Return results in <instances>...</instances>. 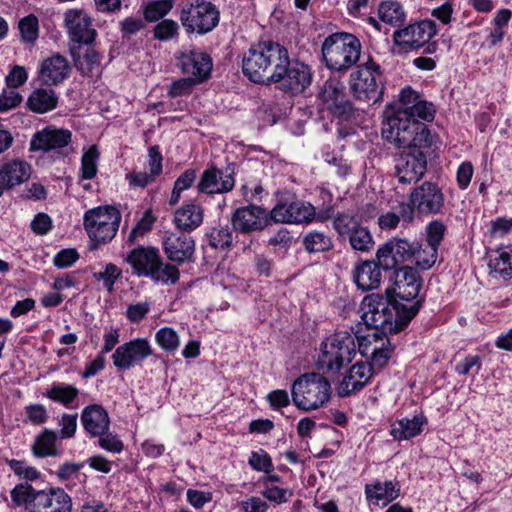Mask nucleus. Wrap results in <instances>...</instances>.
I'll use <instances>...</instances> for the list:
<instances>
[{"instance_id": "a18cd8bd", "label": "nucleus", "mask_w": 512, "mask_h": 512, "mask_svg": "<svg viewBox=\"0 0 512 512\" xmlns=\"http://www.w3.org/2000/svg\"><path fill=\"white\" fill-rule=\"evenodd\" d=\"M157 344L168 352L177 350L180 345V339L177 332L170 327H163L155 334Z\"/></svg>"}, {"instance_id": "0e129e2a", "label": "nucleus", "mask_w": 512, "mask_h": 512, "mask_svg": "<svg viewBox=\"0 0 512 512\" xmlns=\"http://www.w3.org/2000/svg\"><path fill=\"white\" fill-rule=\"evenodd\" d=\"M163 157L157 145L151 146L148 150V168L150 173L157 177L162 173Z\"/></svg>"}, {"instance_id": "b1692460", "label": "nucleus", "mask_w": 512, "mask_h": 512, "mask_svg": "<svg viewBox=\"0 0 512 512\" xmlns=\"http://www.w3.org/2000/svg\"><path fill=\"white\" fill-rule=\"evenodd\" d=\"M373 368L369 362H356L350 367L338 387L340 397H348L362 390L373 376Z\"/></svg>"}, {"instance_id": "c756f323", "label": "nucleus", "mask_w": 512, "mask_h": 512, "mask_svg": "<svg viewBox=\"0 0 512 512\" xmlns=\"http://www.w3.org/2000/svg\"><path fill=\"white\" fill-rule=\"evenodd\" d=\"M69 64L65 57L54 55L45 59L40 67V80L46 85H56L68 76Z\"/></svg>"}, {"instance_id": "f257e3e1", "label": "nucleus", "mask_w": 512, "mask_h": 512, "mask_svg": "<svg viewBox=\"0 0 512 512\" xmlns=\"http://www.w3.org/2000/svg\"><path fill=\"white\" fill-rule=\"evenodd\" d=\"M421 306V301L404 304L393 299L390 289H386L385 295L379 293L366 295L361 302V319L368 328L373 329L368 337L400 332L417 315Z\"/></svg>"}, {"instance_id": "ddd939ff", "label": "nucleus", "mask_w": 512, "mask_h": 512, "mask_svg": "<svg viewBox=\"0 0 512 512\" xmlns=\"http://www.w3.org/2000/svg\"><path fill=\"white\" fill-rule=\"evenodd\" d=\"M72 132L64 128L48 126L36 132L30 142V150L53 152L58 156H67L72 150Z\"/></svg>"}, {"instance_id": "774afa93", "label": "nucleus", "mask_w": 512, "mask_h": 512, "mask_svg": "<svg viewBox=\"0 0 512 512\" xmlns=\"http://www.w3.org/2000/svg\"><path fill=\"white\" fill-rule=\"evenodd\" d=\"M30 227L35 234L45 235L52 228V220L47 214L39 213L31 221Z\"/></svg>"}, {"instance_id": "de8ad7c7", "label": "nucleus", "mask_w": 512, "mask_h": 512, "mask_svg": "<svg viewBox=\"0 0 512 512\" xmlns=\"http://www.w3.org/2000/svg\"><path fill=\"white\" fill-rule=\"evenodd\" d=\"M349 244L353 250L369 252L373 249L375 242L369 229L363 226L356 231V234L351 238Z\"/></svg>"}, {"instance_id": "393cba45", "label": "nucleus", "mask_w": 512, "mask_h": 512, "mask_svg": "<svg viewBox=\"0 0 512 512\" xmlns=\"http://www.w3.org/2000/svg\"><path fill=\"white\" fill-rule=\"evenodd\" d=\"M65 25L73 42L91 44L96 36L89 16L80 10H68L65 13Z\"/></svg>"}, {"instance_id": "412c9836", "label": "nucleus", "mask_w": 512, "mask_h": 512, "mask_svg": "<svg viewBox=\"0 0 512 512\" xmlns=\"http://www.w3.org/2000/svg\"><path fill=\"white\" fill-rule=\"evenodd\" d=\"M163 249L170 261L183 264L193 261L195 241L192 236L185 233H170L163 240Z\"/></svg>"}, {"instance_id": "9b49d317", "label": "nucleus", "mask_w": 512, "mask_h": 512, "mask_svg": "<svg viewBox=\"0 0 512 512\" xmlns=\"http://www.w3.org/2000/svg\"><path fill=\"white\" fill-rule=\"evenodd\" d=\"M399 148H405L395 157V176L402 184H412L418 182L426 172L427 157L422 149L431 148L429 146H419L415 144L395 145Z\"/></svg>"}, {"instance_id": "052dcab7", "label": "nucleus", "mask_w": 512, "mask_h": 512, "mask_svg": "<svg viewBox=\"0 0 512 512\" xmlns=\"http://www.w3.org/2000/svg\"><path fill=\"white\" fill-rule=\"evenodd\" d=\"M9 466L16 475L29 481L36 480L40 476V473L34 467L28 466L20 460L13 459L9 461Z\"/></svg>"}, {"instance_id": "e433bc0d", "label": "nucleus", "mask_w": 512, "mask_h": 512, "mask_svg": "<svg viewBox=\"0 0 512 512\" xmlns=\"http://www.w3.org/2000/svg\"><path fill=\"white\" fill-rule=\"evenodd\" d=\"M378 15L381 21L393 27L403 25L406 13L403 6L397 1H384L379 5Z\"/></svg>"}, {"instance_id": "79ce46f5", "label": "nucleus", "mask_w": 512, "mask_h": 512, "mask_svg": "<svg viewBox=\"0 0 512 512\" xmlns=\"http://www.w3.org/2000/svg\"><path fill=\"white\" fill-rule=\"evenodd\" d=\"M99 159V151L95 145L86 150L81 157V178L84 180L93 179L98 171L97 161Z\"/></svg>"}, {"instance_id": "58836bf2", "label": "nucleus", "mask_w": 512, "mask_h": 512, "mask_svg": "<svg viewBox=\"0 0 512 512\" xmlns=\"http://www.w3.org/2000/svg\"><path fill=\"white\" fill-rule=\"evenodd\" d=\"M376 260L385 271L398 269L401 261L397 257L393 238L379 246L376 251Z\"/></svg>"}, {"instance_id": "473e14b6", "label": "nucleus", "mask_w": 512, "mask_h": 512, "mask_svg": "<svg viewBox=\"0 0 512 512\" xmlns=\"http://www.w3.org/2000/svg\"><path fill=\"white\" fill-rule=\"evenodd\" d=\"M400 492L397 483L392 481L380 482L365 486V494L369 501L376 505L386 506L395 500Z\"/></svg>"}, {"instance_id": "5701e85b", "label": "nucleus", "mask_w": 512, "mask_h": 512, "mask_svg": "<svg viewBox=\"0 0 512 512\" xmlns=\"http://www.w3.org/2000/svg\"><path fill=\"white\" fill-rule=\"evenodd\" d=\"M233 227L241 233L264 229L268 224L266 209L257 205L238 208L232 217Z\"/></svg>"}, {"instance_id": "7c9ffc66", "label": "nucleus", "mask_w": 512, "mask_h": 512, "mask_svg": "<svg viewBox=\"0 0 512 512\" xmlns=\"http://www.w3.org/2000/svg\"><path fill=\"white\" fill-rule=\"evenodd\" d=\"M204 210L200 205L185 203L174 213V224L182 232L189 233L203 222Z\"/></svg>"}, {"instance_id": "39448f33", "label": "nucleus", "mask_w": 512, "mask_h": 512, "mask_svg": "<svg viewBox=\"0 0 512 512\" xmlns=\"http://www.w3.org/2000/svg\"><path fill=\"white\" fill-rule=\"evenodd\" d=\"M361 49V42L355 35L336 32L323 41L322 59L329 70L344 73L358 62Z\"/></svg>"}, {"instance_id": "1a4fd4ad", "label": "nucleus", "mask_w": 512, "mask_h": 512, "mask_svg": "<svg viewBox=\"0 0 512 512\" xmlns=\"http://www.w3.org/2000/svg\"><path fill=\"white\" fill-rule=\"evenodd\" d=\"M179 18L186 33L204 35L218 25L220 13L212 2L195 0L182 6Z\"/></svg>"}, {"instance_id": "8fccbe9b", "label": "nucleus", "mask_w": 512, "mask_h": 512, "mask_svg": "<svg viewBox=\"0 0 512 512\" xmlns=\"http://www.w3.org/2000/svg\"><path fill=\"white\" fill-rule=\"evenodd\" d=\"M425 232L427 240L426 245L438 250L446 232L445 224L441 220H433L426 226Z\"/></svg>"}, {"instance_id": "603ef678", "label": "nucleus", "mask_w": 512, "mask_h": 512, "mask_svg": "<svg viewBox=\"0 0 512 512\" xmlns=\"http://www.w3.org/2000/svg\"><path fill=\"white\" fill-rule=\"evenodd\" d=\"M179 33V25L171 19H163L154 27V38L160 41H169Z\"/></svg>"}, {"instance_id": "bb28decb", "label": "nucleus", "mask_w": 512, "mask_h": 512, "mask_svg": "<svg viewBox=\"0 0 512 512\" xmlns=\"http://www.w3.org/2000/svg\"><path fill=\"white\" fill-rule=\"evenodd\" d=\"M31 175V165L22 159H12L0 165V185L10 190L26 182Z\"/></svg>"}, {"instance_id": "6e6d98bb", "label": "nucleus", "mask_w": 512, "mask_h": 512, "mask_svg": "<svg viewBox=\"0 0 512 512\" xmlns=\"http://www.w3.org/2000/svg\"><path fill=\"white\" fill-rule=\"evenodd\" d=\"M209 244L213 248H228L232 243V231L228 226L213 228L210 232Z\"/></svg>"}, {"instance_id": "2eb2a0df", "label": "nucleus", "mask_w": 512, "mask_h": 512, "mask_svg": "<svg viewBox=\"0 0 512 512\" xmlns=\"http://www.w3.org/2000/svg\"><path fill=\"white\" fill-rule=\"evenodd\" d=\"M152 353V347L146 338H136L118 346L112 354V360L118 370H128L141 365Z\"/></svg>"}, {"instance_id": "423d86ee", "label": "nucleus", "mask_w": 512, "mask_h": 512, "mask_svg": "<svg viewBox=\"0 0 512 512\" xmlns=\"http://www.w3.org/2000/svg\"><path fill=\"white\" fill-rule=\"evenodd\" d=\"M355 355L354 336L347 331H339L321 342L316 365L324 372L337 373L349 364Z\"/></svg>"}, {"instance_id": "2f4dec72", "label": "nucleus", "mask_w": 512, "mask_h": 512, "mask_svg": "<svg viewBox=\"0 0 512 512\" xmlns=\"http://www.w3.org/2000/svg\"><path fill=\"white\" fill-rule=\"evenodd\" d=\"M427 424L423 414L415 415L412 419L402 418L391 424L390 435L396 441L409 440L418 436Z\"/></svg>"}, {"instance_id": "a19ab883", "label": "nucleus", "mask_w": 512, "mask_h": 512, "mask_svg": "<svg viewBox=\"0 0 512 512\" xmlns=\"http://www.w3.org/2000/svg\"><path fill=\"white\" fill-rule=\"evenodd\" d=\"M76 68L84 76L91 75L99 67L100 55L92 48H88L83 55L73 53Z\"/></svg>"}, {"instance_id": "0eeeda50", "label": "nucleus", "mask_w": 512, "mask_h": 512, "mask_svg": "<svg viewBox=\"0 0 512 512\" xmlns=\"http://www.w3.org/2000/svg\"><path fill=\"white\" fill-rule=\"evenodd\" d=\"M294 405L302 411L316 410L329 401L331 385L320 373L311 372L299 376L291 386Z\"/></svg>"}, {"instance_id": "6ab92c4d", "label": "nucleus", "mask_w": 512, "mask_h": 512, "mask_svg": "<svg viewBox=\"0 0 512 512\" xmlns=\"http://www.w3.org/2000/svg\"><path fill=\"white\" fill-rule=\"evenodd\" d=\"M395 287L393 293L396 299L404 304L415 303L418 296L421 280L415 269L410 266H401L395 270ZM423 302L422 300H420Z\"/></svg>"}, {"instance_id": "72a5a7b5", "label": "nucleus", "mask_w": 512, "mask_h": 512, "mask_svg": "<svg viewBox=\"0 0 512 512\" xmlns=\"http://www.w3.org/2000/svg\"><path fill=\"white\" fill-rule=\"evenodd\" d=\"M58 97L51 88L35 89L27 100V107L35 113H46L56 108Z\"/></svg>"}, {"instance_id": "4c0bfd02", "label": "nucleus", "mask_w": 512, "mask_h": 512, "mask_svg": "<svg viewBox=\"0 0 512 512\" xmlns=\"http://www.w3.org/2000/svg\"><path fill=\"white\" fill-rule=\"evenodd\" d=\"M56 440V433L52 430L45 429L36 437L32 445L33 454L39 458L58 455Z\"/></svg>"}, {"instance_id": "13d9d810", "label": "nucleus", "mask_w": 512, "mask_h": 512, "mask_svg": "<svg viewBox=\"0 0 512 512\" xmlns=\"http://www.w3.org/2000/svg\"><path fill=\"white\" fill-rule=\"evenodd\" d=\"M397 257L401 264L413 258L417 243L409 242L406 238H393Z\"/></svg>"}, {"instance_id": "ea45409f", "label": "nucleus", "mask_w": 512, "mask_h": 512, "mask_svg": "<svg viewBox=\"0 0 512 512\" xmlns=\"http://www.w3.org/2000/svg\"><path fill=\"white\" fill-rule=\"evenodd\" d=\"M303 245L309 253H318L329 251L333 246V242L325 233L311 231L304 236Z\"/></svg>"}, {"instance_id": "e2e57ef3", "label": "nucleus", "mask_w": 512, "mask_h": 512, "mask_svg": "<svg viewBox=\"0 0 512 512\" xmlns=\"http://www.w3.org/2000/svg\"><path fill=\"white\" fill-rule=\"evenodd\" d=\"M99 437V445L104 450L111 453H120L123 450V443L117 435L110 433L109 430Z\"/></svg>"}, {"instance_id": "338daca9", "label": "nucleus", "mask_w": 512, "mask_h": 512, "mask_svg": "<svg viewBox=\"0 0 512 512\" xmlns=\"http://www.w3.org/2000/svg\"><path fill=\"white\" fill-rule=\"evenodd\" d=\"M79 258V254L75 249H63L54 257V264L58 268H67L75 263Z\"/></svg>"}, {"instance_id": "aec40b11", "label": "nucleus", "mask_w": 512, "mask_h": 512, "mask_svg": "<svg viewBox=\"0 0 512 512\" xmlns=\"http://www.w3.org/2000/svg\"><path fill=\"white\" fill-rule=\"evenodd\" d=\"M235 186L234 172L227 168L225 171L214 166L203 171L197 184V189L205 194H223Z\"/></svg>"}, {"instance_id": "49530a36", "label": "nucleus", "mask_w": 512, "mask_h": 512, "mask_svg": "<svg viewBox=\"0 0 512 512\" xmlns=\"http://www.w3.org/2000/svg\"><path fill=\"white\" fill-rule=\"evenodd\" d=\"M39 490H35L30 484L28 483H21L16 485L13 490L11 491V498L12 501L17 505L21 506L23 504L26 505L27 512H30V504L32 499L34 498V495Z\"/></svg>"}, {"instance_id": "f704fd0d", "label": "nucleus", "mask_w": 512, "mask_h": 512, "mask_svg": "<svg viewBox=\"0 0 512 512\" xmlns=\"http://www.w3.org/2000/svg\"><path fill=\"white\" fill-rule=\"evenodd\" d=\"M491 273L503 280L512 278V246L499 248L490 255L488 264Z\"/></svg>"}, {"instance_id": "c9c22d12", "label": "nucleus", "mask_w": 512, "mask_h": 512, "mask_svg": "<svg viewBox=\"0 0 512 512\" xmlns=\"http://www.w3.org/2000/svg\"><path fill=\"white\" fill-rule=\"evenodd\" d=\"M43 395L53 402L70 408L79 396V389L66 383H54Z\"/></svg>"}, {"instance_id": "f3484780", "label": "nucleus", "mask_w": 512, "mask_h": 512, "mask_svg": "<svg viewBox=\"0 0 512 512\" xmlns=\"http://www.w3.org/2000/svg\"><path fill=\"white\" fill-rule=\"evenodd\" d=\"M270 219L276 223H310L316 215L314 206L302 200L279 203L270 211Z\"/></svg>"}, {"instance_id": "bf43d9fd", "label": "nucleus", "mask_w": 512, "mask_h": 512, "mask_svg": "<svg viewBox=\"0 0 512 512\" xmlns=\"http://www.w3.org/2000/svg\"><path fill=\"white\" fill-rule=\"evenodd\" d=\"M196 84H200V82L196 81L192 77L181 78L171 83L168 89V94L171 97L188 95Z\"/></svg>"}, {"instance_id": "cd10ccee", "label": "nucleus", "mask_w": 512, "mask_h": 512, "mask_svg": "<svg viewBox=\"0 0 512 512\" xmlns=\"http://www.w3.org/2000/svg\"><path fill=\"white\" fill-rule=\"evenodd\" d=\"M81 422L91 437L105 434L109 430L110 419L107 411L99 405H90L83 409Z\"/></svg>"}, {"instance_id": "864d4df0", "label": "nucleus", "mask_w": 512, "mask_h": 512, "mask_svg": "<svg viewBox=\"0 0 512 512\" xmlns=\"http://www.w3.org/2000/svg\"><path fill=\"white\" fill-rule=\"evenodd\" d=\"M122 271L115 264L109 263L105 266L104 271L93 273L94 279L102 281L103 286L109 291H113V286L118 278H120Z\"/></svg>"}, {"instance_id": "69168bd1", "label": "nucleus", "mask_w": 512, "mask_h": 512, "mask_svg": "<svg viewBox=\"0 0 512 512\" xmlns=\"http://www.w3.org/2000/svg\"><path fill=\"white\" fill-rule=\"evenodd\" d=\"M156 177H154L150 172H136L132 171L126 175V180L129 182V185L134 188H145L152 182H154Z\"/></svg>"}, {"instance_id": "f03ea898", "label": "nucleus", "mask_w": 512, "mask_h": 512, "mask_svg": "<svg viewBox=\"0 0 512 512\" xmlns=\"http://www.w3.org/2000/svg\"><path fill=\"white\" fill-rule=\"evenodd\" d=\"M420 97L411 87L401 90L398 109L392 114H388L383 123L382 136L387 142L394 145L415 144L419 146L436 143V135L431 133L426 124L419 120L409 119V111Z\"/></svg>"}, {"instance_id": "a878e982", "label": "nucleus", "mask_w": 512, "mask_h": 512, "mask_svg": "<svg viewBox=\"0 0 512 512\" xmlns=\"http://www.w3.org/2000/svg\"><path fill=\"white\" fill-rule=\"evenodd\" d=\"M382 267L377 260H363L353 268V280L363 292L379 287L382 280Z\"/></svg>"}, {"instance_id": "c03bdc74", "label": "nucleus", "mask_w": 512, "mask_h": 512, "mask_svg": "<svg viewBox=\"0 0 512 512\" xmlns=\"http://www.w3.org/2000/svg\"><path fill=\"white\" fill-rule=\"evenodd\" d=\"M332 227L338 235V238L344 237L350 228L356 227L359 220L356 215L350 212H337L332 216Z\"/></svg>"}, {"instance_id": "a211bd4d", "label": "nucleus", "mask_w": 512, "mask_h": 512, "mask_svg": "<svg viewBox=\"0 0 512 512\" xmlns=\"http://www.w3.org/2000/svg\"><path fill=\"white\" fill-rule=\"evenodd\" d=\"M30 512H72V499L63 488L39 490L31 501Z\"/></svg>"}, {"instance_id": "09e8293b", "label": "nucleus", "mask_w": 512, "mask_h": 512, "mask_svg": "<svg viewBox=\"0 0 512 512\" xmlns=\"http://www.w3.org/2000/svg\"><path fill=\"white\" fill-rule=\"evenodd\" d=\"M21 39L26 43H33L38 37V19L30 14L19 21Z\"/></svg>"}, {"instance_id": "6e6552de", "label": "nucleus", "mask_w": 512, "mask_h": 512, "mask_svg": "<svg viewBox=\"0 0 512 512\" xmlns=\"http://www.w3.org/2000/svg\"><path fill=\"white\" fill-rule=\"evenodd\" d=\"M381 78L380 66L372 59L358 65L349 77V86L353 96L368 104L382 101L384 86Z\"/></svg>"}, {"instance_id": "4be33fe9", "label": "nucleus", "mask_w": 512, "mask_h": 512, "mask_svg": "<svg viewBox=\"0 0 512 512\" xmlns=\"http://www.w3.org/2000/svg\"><path fill=\"white\" fill-rule=\"evenodd\" d=\"M179 66L183 73L202 83L210 77L212 59L209 54L200 50H191L179 56Z\"/></svg>"}, {"instance_id": "680f3d73", "label": "nucleus", "mask_w": 512, "mask_h": 512, "mask_svg": "<svg viewBox=\"0 0 512 512\" xmlns=\"http://www.w3.org/2000/svg\"><path fill=\"white\" fill-rule=\"evenodd\" d=\"M77 413L75 414H63L61 419L59 420L60 437L62 439L72 438L77 429Z\"/></svg>"}, {"instance_id": "f8f14e48", "label": "nucleus", "mask_w": 512, "mask_h": 512, "mask_svg": "<svg viewBox=\"0 0 512 512\" xmlns=\"http://www.w3.org/2000/svg\"><path fill=\"white\" fill-rule=\"evenodd\" d=\"M436 33V23L423 20L394 31L393 41L402 52L407 53L424 47Z\"/></svg>"}, {"instance_id": "9d476101", "label": "nucleus", "mask_w": 512, "mask_h": 512, "mask_svg": "<svg viewBox=\"0 0 512 512\" xmlns=\"http://www.w3.org/2000/svg\"><path fill=\"white\" fill-rule=\"evenodd\" d=\"M83 220L90 239L98 244H105L115 237L121 214L115 207L99 206L86 211Z\"/></svg>"}, {"instance_id": "5fc2aeb1", "label": "nucleus", "mask_w": 512, "mask_h": 512, "mask_svg": "<svg viewBox=\"0 0 512 512\" xmlns=\"http://www.w3.org/2000/svg\"><path fill=\"white\" fill-rule=\"evenodd\" d=\"M171 0H158L150 3L145 11V19L149 22L158 21L163 18L172 9Z\"/></svg>"}, {"instance_id": "4d7b16f0", "label": "nucleus", "mask_w": 512, "mask_h": 512, "mask_svg": "<svg viewBox=\"0 0 512 512\" xmlns=\"http://www.w3.org/2000/svg\"><path fill=\"white\" fill-rule=\"evenodd\" d=\"M248 463L253 469L265 473H269L273 469L271 457L263 449H260L259 451H253L250 455Z\"/></svg>"}, {"instance_id": "dca6fc26", "label": "nucleus", "mask_w": 512, "mask_h": 512, "mask_svg": "<svg viewBox=\"0 0 512 512\" xmlns=\"http://www.w3.org/2000/svg\"><path fill=\"white\" fill-rule=\"evenodd\" d=\"M410 201L418 215H435L444 207V194L437 184L426 181L412 190Z\"/></svg>"}, {"instance_id": "3c124183", "label": "nucleus", "mask_w": 512, "mask_h": 512, "mask_svg": "<svg viewBox=\"0 0 512 512\" xmlns=\"http://www.w3.org/2000/svg\"><path fill=\"white\" fill-rule=\"evenodd\" d=\"M435 112L434 105L420 97L416 104L412 105V109L409 111V119L432 121L434 119Z\"/></svg>"}, {"instance_id": "4468645a", "label": "nucleus", "mask_w": 512, "mask_h": 512, "mask_svg": "<svg viewBox=\"0 0 512 512\" xmlns=\"http://www.w3.org/2000/svg\"><path fill=\"white\" fill-rule=\"evenodd\" d=\"M313 72L309 65L297 59H289V64L276 80L279 88L286 93L297 95L304 92L312 83Z\"/></svg>"}, {"instance_id": "7ed1b4c3", "label": "nucleus", "mask_w": 512, "mask_h": 512, "mask_svg": "<svg viewBox=\"0 0 512 512\" xmlns=\"http://www.w3.org/2000/svg\"><path fill=\"white\" fill-rule=\"evenodd\" d=\"M289 59L285 46L278 42L262 41L243 54L242 71L252 82L269 85L276 83L285 65L289 64Z\"/></svg>"}, {"instance_id": "20e7f679", "label": "nucleus", "mask_w": 512, "mask_h": 512, "mask_svg": "<svg viewBox=\"0 0 512 512\" xmlns=\"http://www.w3.org/2000/svg\"><path fill=\"white\" fill-rule=\"evenodd\" d=\"M126 261L138 277H149L162 285H173L179 280L178 268L164 262L159 250L154 247L134 248L127 255Z\"/></svg>"}, {"instance_id": "37998d69", "label": "nucleus", "mask_w": 512, "mask_h": 512, "mask_svg": "<svg viewBox=\"0 0 512 512\" xmlns=\"http://www.w3.org/2000/svg\"><path fill=\"white\" fill-rule=\"evenodd\" d=\"M437 257L438 250L436 248L417 243L413 259L418 268L422 270L430 269L435 264Z\"/></svg>"}, {"instance_id": "c85d7f7f", "label": "nucleus", "mask_w": 512, "mask_h": 512, "mask_svg": "<svg viewBox=\"0 0 512 512\" xmlns=\"http://www.w3.org/2000/svg\"><path fill=\"white\" fill-rule=\"evenodd\" d=\"M368 344L363 346L361 353L363 355L370 354L372 368L384 367L392 355V347L386 334H378L377 337H366Z\"/></svg>"}]
</instances>
